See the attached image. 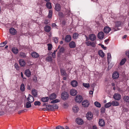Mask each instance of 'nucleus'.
<instances>
[{"label": "nucleus", "mask_w": 129, "mask_h": 129, "mask_svg": "<svg viewBox=\"0 0 129 129\" xmlns=\"http://www.w3.org/2000/svg\"><path fill=\"white\" fill-rule=\"evenodd\" d=\"M64 50V48L63 47H61L59 49V51L60 53L63 52Z\"/></svg>", "instance_id": "52"}, {"label": "nucleus", "mask_w": 129, "mask_h": 129, "mask_svg": "<svg viewBox=\"0 0 129 129\" xmlns=\"http://www.w3.org/2000/svg\"><path fill=\"white\" fill-rule=\"evenodd\" d=\"M19 61L20 64L21 66L23 67L25 65V63L24 60H23L20 59L19 60Z\"/></svg>", "instance_id": "21"}, {"label": "nucleus", "mask_w": 129, "mask_h": 129, "mask_svg": "<svg viewBox=\"0 0 129 129\" xmlns=\"http://www.w3.org/2000/svg\"><path fill=\"white\" fill-rule=\"evenodd\" d=\"M41 103L39 101H36L34 102V104L35 106H40Z\"/></svg>", "instance_id": "46"}, {"label": "nucleus", "mask_w": 129, "mask_h": 129, "mask_svg": "<svg viewBox=\"0 0 129 129\" xmlns=\"http://www.w3.org/2000/svg\"><path fill=\"white\" fill-rule=\"evenodd\" d=\"M20 90L22 91H23L25 90V86L23 83L21 84L20 87Z\"/></svg>", "instance_id": "37"}, {"label": "nucleus", "mask_w": 129, "mask_h": 129, "mask_svg": "<svg viewBox=\"0 0 129 129\" xmlns=\"http://www.w3.org/2000/svg\"><path fill=\"white\" fill-rule=\"evenodd\" d=\"M94 104L95 106L97 107L100 108L101 107V104L97 102H95L94 103Z\"/></svg>", "instance_id": "43"}, {"label": "nucleus", "mask_w": 129, "mask_h": 129, "mask_svg": "<svg viewBox=\"0 0 129 129\" xmlns=\"http://www.w3.org/2000/svg\"><path fill=\"white\" fill-rule=\"evenodd\" d=\"M52 56L53 58H55V54H52Z\"/></svg>", "instance_id": "64"}, {"label": "nucleus", "mask_w": 129, "mask_h": 129, "mask_svg": "<svg viewBox=\"0 0 129 129\" xmlns=\"http://www.w3.org/2000/svg\"><path fill=\"white\" fill-rule=\"evenodd\" d=\"M32 94L35 97H37V90L35 89H33L31 91Z\"/></svg>", "instance_id": "26"}, {"label": "nucleus", "mask_w": 129, "mask_h": 129, "mask_svg": "<svg viewBox=\"0 0 129 129\" xmlns=\"http://www.w3.org/2000/svg\"><path fill=\"white\" fill-rule=\"evenodd\" d=\"M44 28L45 31L48 33L51 30L50 27L48 25H46L45 26Z\"/></svg>", "instance_id": "24"}, {"label": "nucleus", "mask_w": 129, "mask_h": 129, "mask_svg": "<svg viewBox=\"0 0 129 129\" xmlns=\"http://www.w3.org/2000/svg\"><path fill=\"white\" fill-rule=\"evenodd\" d=\"M93 129H97V127L96 125H94L93 126Z\"/></svg>", "instance_id": "63"}, {"label": "nucleus", "mask_w": 129, "mask_h": 129, "mask_svg": "<svg viewBox=\"0 0 129 129\" xmlns=\"http://www.w3.org/2000/svg\"><path fill=\"white\" fill-rule=\"evenodd\" d=\"M111 29L110 28L108 27L105 26L104 28V31L105 33L107 34L110 31Z\"/></svg>", "instance_id": "16"}, {"label": "nucleus", "mask_w": 129, "mask_h": 129, "mask_svg": "<svg viewBox=\"0 0 129 129\" xmlns=\"http://www.w3.org/2000/svg\"><path fill=\"white\" fill-rule=\"evenodd\" d=\"M122 24L123 23L121 22L118 21L116 22L115 25L116 27H118L121 26Z\"/></svg>", "instance_id": "32"}, {"label": "nucleus", "mask_w": 129, "mask_h": 129, "mask_svg": "<svg viewBox=\"0 0 129 129\" xmlns=\"http://www.w3.org/2000/svg\"><path fill=\"white\" fill-rule=\"evenodd\" d=\"M7 43V42L6 41L0 44V47H2L4 46Z\"/></svg>", "instance_id": "47"}, {"label": "nucleus", "mask_w": 129, "mask_h": 129, "mask_svg": "<svg viewBox=\"0 0 129 129\" xmlns=\"http://www.w3.org/2000/svg\"><path fill=\"white\" fill-rule=\"evenodd\" d=\"M55 8L56 11H60L61 9L60 5L58 3L56 4L55 6Z\"/></svg>", "instance_id": "14"}, {"label": "nucleus", "mask_w": 129, "mask_h": 129, "mask_svg": "<svg viewBox=\"0 0 129 129\" xmlns=\"http://www.w3.org/2000/svg\"><path fill=\"white\" fill-rule=\"evenodd\" d=\"M27 110L26 109H24L23 110H20L18 111V113L19 114H20L21 113H23L24 112L26 111Z\"/></svg>", "instance_id": "51"}, {"label": "nucleus", "mask_w": 129, "mask_h": 129, "mask_svg": "<svg viewBox=\"0 0 129 129\" xmlns=\"http://www.w3.org/2000/svg\"><path fill=\"white\" fill-rule=\"evenodd\" d=\"M19 56L22 58H25L26 57V53L22 52L20 53Z\"/></svg>", "instance_id": "27"}, {"label": "nucleus", "mask_w": 129, "mask_h": 129, "mask_svg": "<svg viewBox=\"0 0 129 129\" xmlns=\"http://www.w3.org/2000/svg\"><path fill=\"white\" fill-rule=\"evenodd\" d=\"M124 101L126 102L129 103V96L126 95H124L123 98Z\"/></svg>", "instance_id": "23"}, {"label": "nucleus", "mask_w": 129, "mask_h": 129, "mask_svg": "<svg viewBox=\"0 0 129 129\" xmlns=\"http://www.w3.org/2000/svg\"><path fill=\"white\" fill-rule=\"evenodd\" d=\"M78 34L77 33H74L73 35V38L74 39H76L78 38Z\"/></svg>", "instance_id": "41"}, {"label": "nucleus", "mask_w": 129, "mask_h": 129, "mask_svg": "<svg viewBox=\"0 0 129 129\" xmlns=\"http://www.w3.org/2000/svg\"><path fill=\"white\" fill-rule=\"evenodd\" d=\"M10 33L12 35H15L17 33L16 30L13 28H11L9 30Z\"/></svg>", "instance_id": "18"}, {"label": "nucleus", "mask_w": 129, "mask_h": 129, "mask_svg": "<svg viewBox=\"0 0 129 129\" xmlns=\"http://www.w3.org/2000/svg\"><path fill=\"white\" fill-rule=\"evenodd\" d=\"M106 109L105 108H102L101 109V111L103 113H104Z\"/></svg>", "instance_id": "58"}, {"label": "nucleus", "mask_w": 129, "mask_h": 129, "mask_svg": "<svg viewBox=\"0 0 129 129\" xmlns=\"http://www.w3.org/2000/svg\"><path fill=\"white\" fill-rule=\"evenodd\" d=\"M75 101L78 103L81 102L83 100L82 96L80 95H77L75 98Z\"/></svg>", "instance_id": "2"}, {"label": "nucleus", "mask_w": 129, "mask_h": 129, "mask_svg": "<svg viewBox=\"0 0 129 129\" xmlns=\"http://www.w3.org/2000/svg\"><path fill=\"white\" fill-rule=\"evenodd\" d=\"M73 110L74 112L75 113H77L78 111L79 108L77 106H75L73 107Z\"/></svg>", "instance_id": "34"}, {"label": "nucleus", "mask_w": 129, "mask_h": 129, "mask_svg": "<svg viewBox=\"0 0 129 129\" xmlns=\"http://www.w3.org/2000/svg\"><path fill=\"white\" fill-rule=\"evenodd\" d=\"M31 103L29 102H27L26 103L24 106L27 108H28L30 107L31 106Z\"/></svg>", "instance_id": "33"}, {"label": "nucleus", "mask_w": 129, "mask_h": 129, "mask_svg": "<svg viewBox=\"0 0 129 129\" xmlns=\"http://www.w3.org/2000/svg\"><path fill=\"white\" fill-rule=\"evenodd\" d=\"M31 55L34 58H37L39 56L38 54L35 52H32L31 53Z\"/></svg>", "instance_id": "13"}, {"label": "nucleus", "mask_w": 129, "mask_h": 129, "mask_svg": "<svg viewBox=\"0 0 129 129\" xmlns=\"http://www.w3.org/2000/svg\"><path fill=\"white\" fill-rule=\"evenodd\" d=\"M71 85L73 87H75L78 85V82L76 80H73L71 82Z\"/></svg>", "instance_id": "22"}, {"label": "nucleus", "mask_w": 129, "mask_h": 129, "mask_svg": "<svg viewBox=\"0 0 129 129\" xmlns=\"http://www.w3.org/2000/svg\"><path fill=\"white\" fill-rule=\"evenodd\" d=\"M93 115L91 112H89L86 115L87 119L89 120H91L92 118Z\"/></svg>", "instance_id": "7"}, {"label": "nucleus", "mask_w": 129, "mask_h": 129, "mask_svg": "<svg viewBox=\"0 0 129 129\" xmlns=\"http://www.w3.org/2000/svg\"><path fill=\"white\" fill-rule=\"evenodd\" d=\"M48 46V50H51L52 48V44H47Z\"/></svg>", "instance_id": "49"}, {"label": "nucleus", "mask_w": 129, "mask_h": 129, "mask_svg": "<svg viewBox=\"0 0 129 129\" xmlns=\"http://www.w3.org/2000/svg\"><path fill=\"white\" fill-rule=\"evenodd\" d=\"M107 56L108 60L111 57V54L110 53H108L107 54Z\"/></svg>", "instance_id": "55"}, {"label": "nucleus", "mask_w": 129, "mask_h": 129, "mask_svg": "<svg viewBox=\"0 0 129 129\" xmlns=\"http://www.w3.org/2000/svg\"><path fill=\"white\" fill-rule=\"evenodd\" d=\"M89 38L90 40L92 41H94L95 40L96 37L94 34H91L89 35Z\"/></svg>", "instance_id": "12"}, {"label": "nucleus", "mask_w": 129, "mask_h": 129, "mask_svg": "<svg viewBox=\"0 0 129 129\" xmlns=\"http://www.w3.org/2000/svg\"><path fill=\"white\" fill-rule=\"evenodd\" d=\"M56 129H64L63 126L59 125L56 126Z\"/></svg>", "instance_id": "54"}, {"label": "nucleus", "mask_w": 129, "mask_h": 129, "mask_svg": "<svg viewBox=\"0 0 129 129\" xmlns=\"http://www.w3.org/2000/svg\"><path fill=\"white\" fill-rule=\"evenodd\" d=\"M49 100V98L48 97L43 98H41V100L43 102H47Z\"/></svg>", "instance_id": "31"}, {"label": "nucleus", "mask_w": 129, "mask_h": 129, "mask_svg": "<svg viewBox=\"0 0 129 129\" xmlns=\"http://www.w3.org/2000/svg\"><path fill=\"white\" fill-rule=\"evenodd\" d=\"M56 96V94L55 93H53L50 95L49 97L50 100H52L55 99Z\"/></svg>", "instance_id": "19"}, {"label": "nucleus", "mask_w": 129, "mask_h": 129, "mask_svg": "<svg viewBox=\"0 0 129 129\" xmlns=\"http://www.w3.org/2000/svg\"><path fill=\"white\" fill-rule=\"evenodd\" d=\"M53 39L55 43H58V37H54L53 38Z\"/></svg>", "instance_id": "45"}, {"label": "nucleus", "mask_w": 129, "mask_h": 129, "mask_svg": "<svg viewBox=\"0 0 129 129\" xmlns=\"http://www.w3.org/2000/svg\"><path fill=\"white\" fill-rule=\"evenodd\" d=\"M113 97L115 100H119L121 99V95L119 93H116L114 94Z\"/></svg>", "instance_id": "4"}, {"label": "nucleus", "mask_w": 129, "mask_h": 129, "mask_svg": "<svg viewBox=\"0 0 129 129\" xmlns=\"http://www.w3.org/2000/svg\"><path fill=\"white\" fill-rule=\"evenodd\" d=\"M109 40L108 39H107L105 40V42L106 43V44H108V42L109 41Z\"/></svg>", "instance_id": "61"}, {"label": "nucleus", "mask_w": 129, "mask_h": 129, "mask_svg": "<svg viewBox=\"0 0 129 129\" xmlns=\"http://www.w3.org/2000/svg\"><path fill=\"white\" fill-rule=\"evenodd\" d=\"M14 66L15 68L17 70H19V66L18 64L17 63H15Z\"/></svg>", "instance_id": "53"}, {"label": "nucleus", "mask_w": 129, "mask_h": 129, "mask_svg": "<svg viewBox=\"0 0 129 129\" xmlns=\"http://www.w3.org/2000/svg\"><path fill=\"white\" fill-rule=\"evenodd\" d=\"M61 97L62 99L64 100L67 99L69 97L68 93L66 91L63 92L61 94Z\"/></svg>", "instance_id": "1"}, {"label": "nucleus", "mask_w": 129, "mask_h": 129, "mask_svg": "<svg viewBox=\"0 0 129 129\" xmlns=\"http://www.w3.org/2000/svg\"><path fill=\"white\" fill-rule=\"evenodd\" d=\"M118 73L116 72H114L113 74L112 78L114 79H116L119 77Z\"/></svg>", "instance_id": "11"}, {"label": "nucleus", "mask_w": 129, "mask_h": 129, "mask_svg": "<svg viewBox=\"0 0 129 129\" xmlns=\"http://www.w3.org/2000/svg\"><path fill=\"white\" fill-rule=\"evenodd\" d=\"M112 105V103L111 102H109L108 103H106L105 105V108H107L110 107Z\"/></svg>", "instance_id": "35"}, {"label": "nucleus", "mask_w": 129, "mask_h": 129, "mask_svg": "<svg viewBox=\"0 0 129 129\" xmlns=\"http://www.w3.org/2000/svg\"><path fill=\"white\" fill-rule=\"evenodd\" d=\"M99 125L101 126H104L105 124L104 120L102 119H99Z\"/></svg>", "instance_id": "6"}, {"label": "nucleus", "mask_w": 129, "mask_h": 129, "mask_svg": "<svg viewBox=\"0 0 129 129\" xmlns=\"http://www.w3.org/2000/svg\"><path fill=\"white\" fill-rule=\"evenodd\" d=\"M21 77H22V78L23 79H25L26 78L25 77H23V74L22 72H21Z\"/></svg>", "instance_id": "59"}, {"label": "nucleus", "mask_w": 129, "mask_h": 129, "mask_svg": "<svg viewBox=\"0 0 129 129\" xmlns=\"http://www.w3.org/2000/svg\"><path fill=\"white\" fill-rule=\"evenodd\" d=\"M12 51L15 54H17L18 52V49L16 47H13L12 49Z\"/></svg>", "instance_id": "25"}, {"label": "nucleus", "mask_w": 129, "mask_h": 129, "mask_svg": "<svg viewBox=\"0 0 129 129\" xmlns=\"http://www.w3.org/2000/svg\"><path fill=\"white\" fill-rule=\"evenodd\" d=\"M46 108L48 110H50L53 111L52 105H47V106H46Z\"/></svg>", "instance_id": "38"}, {"label": "nucleus", "mask_w": 129, "mask_h": 129, "mask_svg": "<svg viewBox=\"0 0 129 129\" xmlns=\"http://www.w3.org/2000/svg\"><path fill=\"white\" fill-rule=\"evenodd\" d=\"M83 85L86 88H88L89 87V84L83 83Z\"/></svg>", "instance_id": "48"}, {"label": "nucleus", "mask_w": 129, "mask_h": 129, "mask_svg": "<svg viewBox=\"0 0 129 129\" xmlns=\"http://www.w3.org/2000/svg\"><path fill=\"white\" fill-rule=\"evenodd\" d=\"M46 59L48 61H51L52 59V57L51 56H48L47 57Z\"/></svg>", "instance_id": "50"}, {"label": "nucleus", "mask_w": 129, "mask_h": 129, "mask_svg": "<svg viewBox=\"0 0 129 129\" xmlns=\"http://www.w3.org/2000/svg\"><path fill=\"white\" fill-rule=\"evenodd\" d=\"M126 61V59L124 58L122 59L120 63V65H122L124 64Z\"/></svg>", "instance_id": "42"}, {"label": "nucleus", "mask_w": 129, "mask_h": 129, "mask_svg": "<svg viewBox=\"0 0 129 129\" xmlns=\"http://www.w3.org/2000/svg\"><path fill=\"white\" fill-rule=\"evenodd\" d=\"M52 12L51 10H49V14L48 17L49 18H51L52 17Z\"/></svg>", "instance_id": "40"}, {"label": "nucleus", "mask_w": 129, "mask_h": 129, "mask_svg": "<svg viewBox=\"0 0 129 129\" xmlns=\"http://www.w3.org/2000/svg\"><path fill=\"white\" fill-rule=\"evenodd\" d=\"M59 102V100L58 99H56L52 101L51 102V103L52 104H55Z\"/></svg>", "instance_id": "44"}, {"label": "nucleus", "mask_w": 129, "mask_h": 129, "mask_svg": "<svg viewBox=\"0 0 129 129\" xmlns=\"http://www.w3.org/2000/svg\"><path fill=\"white\" fill-rule=\"evenodd\" d=\"M70 92L71 94L73 96L75 95L77 93V91L73 89H71Z\"/></svg>", "instance_id": "20"}, {"label": "nucleus", "mask_w": 129, "mask_h": 129, "mask_svg": "<svg viewBox=\"0 0 129 129\" xmlns=\"http://www.w3.org/2000/svg\"><path fill=\"white\" fill-rule=\"evenodd\" d=\"M27 101L30 103H32L34 101L33 97L30 94H29L28 97L27 98Z\"/></svg>", "instance_id": "5"}, {"label": "nucleus", "mask_w": 129, "mask_h": 129, "mask_svg": "<svg viewBox=\"0 0 129 129\" xmlns=\"http://www.w3.org/2000/svg\"><path fill=\"white\" fill-rule=\"evenodd\" d=\"M126 55H128V57L129 58V51L126 53Z\"/></svg>", "instance_id": "62"}, {"label": "nucleus", "mask_w": 129, "mask_h": 129, "mask_svg": "<svg viewBox=\"0 0 129 129\" xmlns=\"http://www.w3.org/2000/svg\"><path fill=\"white\" fill-rule=\"evenodd\" d=\"M112 105L113 106H118L119 104V103L117 101H113L112 102Z\"/></svg>", "instance_id": "28"}, {"label": "nucleus", "mask_w": 129, "mask_h": 129, "mask_svg": "<svg viewBox=\"0 0 129 129\" xmlns=\"http://www.w3.org/2000/svg\"><path fill=\"white\" fill-rule=\"evenodd\" d=\"M69 45L70 47L71 48H75L76 46L75 43L73 41L70 42Z\"/></svg>", "instance_id": "17"}, {"label": "nucleus", "mask_w": 129, "mask_h": 129, "mask_svg": "<svg viewBox=\"0 0 129 129\" xmlns=\"http://www.w3.org/2000/svg\"><path fill=\"white\" fill-rule=\"evenodd\" d=\"M101 47L103 48L104 50H106V47L104 46L102 44H100Z\"/></svg>", "instance_id": "57"}, {"label": "nucleus", "mask_w": 129, "mask_h": 129, "mask_svg": "<svg viewBox=\"0 0 129 129\" xmlns=\"http://www.w3.org/2000/svg\"><path fill=\"white\" fill-rule=\"evenodd\" d=\"M87 46H91V43L90 41H87L86 43Z\"/></svg>", "instance_id": "56"}, {"label": "nucleus", "mask_w": 129, "mask_h": 129, "mask_svg": "<svg viewBox=\"0 0 129 129\" xmlns=\"http://www.w3.org/2000/svg\"><path fill=\"white\" fill-rule=\"evenodd\" d=\"M104 33L102 31L100 32L98 34V37L100 39H102L104 37Z\"/></svg>", "instance_id": "8"}, {"label": "nucleus", "mask_w": 129, "mask_h": 129, "mask_svg": "<svg viewBox=\"0 0 129 129\" xmlns=\"http://www.w3.org/2000/svg\"><path fill=\"white\" fill-rule=\"evenodd\" d=\"M48 20H45L44 23L46 24H48Z\"/></svg>", "instance_id": "60"}, {"label": "nucleus", "mask_w": 129, "mask_h": 129, "mask_svg": "<svg viewBox=\"0 0 129 129\" xmlns=\"http://www.w3.org/2000/svg\"><path fill=\"white\" fill-rule=\"evenodd\" d=\"M52 110L53 111L54 110V109H57L58 108V106L56 104H54L52 105Z\"/></svg>", "instance_id": "39"}, {"label": "nucleus", "mask_w": 129, "mask_h": 129, "mask_svg": "<svg viewBox=\"0 0 129 129\" xmlns=\"http://www.w3.org/2000/svg\"><path fill=\"white\" fill-rule=\"evenodd\" d=\"M76 122L79 125L82 124L83 123V120L79 118H78L76 119Z\"/></svg>", "instance_id": "10"}, {"label": "nucleus", "mask_w": 129, "mask_h": 129, "mask_svg": "<svg viewBox=\"0 0 129 129\" xmlns=\"http://www.w3.org/2000/svg\"><path fill=\"white\" fill-rule=\"evenodd\" d=\"M46 6L49 9H51L52 8L51 4L50 2H47L46 4Z\"/></svg>", "instance_id": "36"}, {"label": "nucleus", "mask_w": 129, "mask_h": 129, "mask_svg": "<svg viewBox=\"0 0 129 129\" xmlns=\"http://www.w3.org/2000/svg\"><path fill=\"white\" fill-rule=\"evenodd\" d=\"M24 74L28 77H30L31 75V72L28 69H26L25 71Z\"/></svg>", "instance_id": "9"}, {"label": "nucleus", "mask_w": 129, "mask_h": 129, "mask_svg": "<svg viewBox=\"0 0 129 129\" xmlns=\"http://www.w3.org/2000/svg\"><path fill=\"white\" fill-rule=\"evenodd\" d=\"M72 40V37L70 35L66 36L65 38V41L66 43L70 42Z\"/></svg>", "instance_id": "3"}, {"label": "nucleus", "mask_w": 129, "mask_h": 129, "mask_svg": "<svg viewBox=\"0 0 129 129\" xmlns=\"http://www.w3.org/2000/svg\"><path fill=\"white\" fill-rule=\"evenodd\" d=\"M60 71L61 74L62 75L64 76H67V74L66 72V71L62 69H61Z\"/></svg>", "instance_id": "30"}, {"label": "nucleus", "mask_w": 129, "mask_h": 129, "mask_svg": "<svg viewBox=\"0 0 129 129\" xmlns=\"http://www.w3.org/2000/svg\"><path fill=\"white\" fill-rule=\"evenodd\" d=\"M98 54L99 55L102 57L104 56L105 54L102 50H100L99 51Z\"/></svg>", "instance_id": "29"}, {"label": "nucleus", "mask_w": 129, "mask_h": 129, "mask_svg": "<svg viewBox=\"0 0 129 129\" xmlns=\"http://www.w3.org/2000/svg\"><path fill=\"white\" fill-rule=\"evenodd\" d=\"M82 105L84 107H86L89 106V103L87 100H85L82 102Z\"/></svg>", "instance_id": "15"}]
</instances>
